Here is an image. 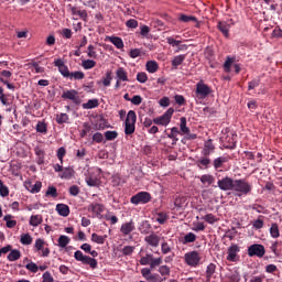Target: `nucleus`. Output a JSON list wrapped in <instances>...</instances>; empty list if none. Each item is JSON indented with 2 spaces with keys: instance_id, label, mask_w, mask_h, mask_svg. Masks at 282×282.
Wrapping results in <instances>:
<instances>
[{
  "instance_id": "obj_1",
  "label": "nucleus",
  "mask_w": 282,
  "mask_h": 282,
  "mask_svg": "<svg viewBox=\"0 0 282 282\" xmlns=\"http://www.w3.org/2000/svg\"><path fill=\"white\" fill-rule=\"evenodd\" d=\"M220 191H234L236 197H243V195H250L252 193V184L243 178L234 180L230 176H225L217 182Z\"/></svg>"
},
{
  "instance_id": "obj_2",
  "label": "nucleus",
  "mask_w": 282,
  "mask_h": 282,
  "mask_svg": "<svg viewBox=\"0 0 282 282\" xmlns=\"http://www.w3.org/2000/svg\"><path fill=\"white\" fill-rule=\"evenodd\" d=\"M135 122H138V115H135V111L130 110L124 121L126 135H133L135 133Z\"/></svg>"
},
{
  "instance_id": "obj_3",
  "label": "nucleus",
  "mask_w": 282,
  "mask_h": 282,
  "mask_svg": "<svg viewBox=\"0 0 282 282\" xmlns=\"http://www.w3.org/2000/svg\"><path fill=\"white\" fill-rule=\"evenodd\" d=\"M184 261L189 268H197L202 263V253L197 250L188 251L184 254Z\"/></svg>"
},
{
  "instance_id": "obj_4",
  "label": "nucleus",
  "mask_w": 282,
  "mask_h": 282,
  "mask_svg": "<svg viewBox=\"0 0 282 282\" xmlns=\"http://www.w3.org/2000/svg\"><path fill=\"white\" fill-rule=\"evenodd\" d=\"M74 257L76 261H79L84 265H90L93 270H96V268H98V260L89 256H85L80 250L75 251Z\"/></svg>"
},
{
  "instance_id": "obj_5",
  "label": "nucleus",
  "mask_w": 282,
  "mask_h": 282,
  "mask_svg": "<svg viewBox=\"0 0 282 282\" xmlns=\"http://www.w3.org/2000/svg\"><path fill=\"white\" fill-rule=\"evenodd\" d=\"M139 263L141 265H150L151 270H155V268L162 265V257L154 258L152 253H147L145 256L141 257Z\"/></svg>"
},
{
  "instance_id": "obj_6",
  "label": "nucleus",
  "mask_w": 282,
  "mask_h": 282,
  "mask_svg": "<svg viewBox=\"0 0 282 282\" xmlns=\"http://www.w3.org/2000/svg\"><path fill=\"white\" fill-rule=\"evenodd\" d=\"M173 113H175V109L169 108L161 117H156L153 119L154 124H159L161 127H169V124H171Z\"/></svg>"
},
{
  "instance_id": "obj_7",
  "label": "nucleus",
  "mask_w": 282,
  "mask_h": 282,
  "mask_svg": "<svg viewBox=\"0 0 282 282\" xmlns=\"http://www.w3.org/2000/svg\"><path fill=\"white\" fill-rule=\"evenodd\" d=\"M241 252V247L239 245H230L227 248V257L226 260L229 261L230 263H237L239 261L240 257L239 253Z\"/></svg>"
},
{
  "instance_id": "obj_8",
  "label": "nucleus",
  "mask_w": 282,
  "mask_h": 282,
  "mask_svg": "<svg viewBox=\"0 0 282 282\" xmlns=\"http://www.w3.org/2000/svg\"><path fill=\"white\" fill-rule=\"evenodd\" d=\"M212 91L213 90L209 88V86L206 85L203 80L196 84V97H198L200 100L208 98Z\"/></svg>"
},
{
  "instance_id": "obj_9",
  "label": "nucleus",
  "mask_w": 282,
  "mask_h": 282,
  "mask_svg": "<svg viewBox=\"0 0 282 282\" xmlns=\"http://www.w3.org/2000/svg\"><path fill=\"white\" fill-rule=\"evenodd\" d=\"M131 204L138 206L139 204H149L151 202V194L149 192H139L130 198Z\"/></svg>"
},
{
  "instance_id": "obj_10",
  "label": "nucleus",
  "mask_w": 282,
  "mask_h": 282,
  "mask_svg": "<svg viewBox=\"0 0 282 282\" xmlns=\"http://www.w3.org/2000/svg\"><path fill=\"white\" fill-rule=\"evenodd\" d=\"M62 98L64 100H72V102H74V105H80V95L78 94V90H76V89L63 91Z\"/></svg>"
},
{
  "instance_id": "obj_11",
  "label": "nucleus",
  "mask_w": 282,
  "mask_h": 282,
  "mask_svg": "<svg viewBox=\"0 0 282 282\" xmlns=\"http://www.w3.org/2000/svg\"><path fill=\"white\" fill-rule=\"evenodd\" d=\"M265 254V247L263 245H251L248 247V256L249 257H264Z\"/></svg>"
},
{
  "instance_id": "obj_12",
  "label": "nucleus",
  "mask_w": 282,
  "mask_h": 282,
  "mask_svg": "<svg viewBox=\"0 0 282 282\" xmlns=\"http://www.w3.org/2000/svg\"><path fill=\"white\" fill-rule=\"evenodd\" d=\"M180 129L181 135H187V140H195L197 138V134H192L191 128L186 126V117L181 118Z\"/></svg>"
},
{
  "instance_id": "obj_13",
  "label": "nucleus",
  "mask_w": 282,
  "mask_h": 282,
  "mask_svg": "<svg viewBox=\"0 0 282 282\" xmlns=\"http://www.w3.org/2000/svg\"><path fill=\"white\" fill-rule=\"evenodd\" d=\"M54 65L58 68L59 74H62L64 78H69L72 72H69V68L65 65V61L57 58L54 61Z\"/></svg>"
},
{
  "instance_id": "obj_14",
  "label": "nucleus",
  "mask_w": 282,
  "mask_h": 282,
  "mask_svg": "<svg viewBox=\"0 0 282 282\" xmlns=\"http://www.w3.org/2000/svg\"><path fill=\"white\" fill-rule=\"evenodd\" d=\"M144 241L151 248H158V246H160V236L152 231L144 237Z\"/></svg>"
},
{
  "instance_id": "obj_15",
  "label": "nucleus",
  "mask_w": 282,
  "mask_h": 282,
  "mask_svg": "<svg viewBox=\"0 0 282 282\" xmlns=\"http://www.w3.org/2000/svg\"><path fill=\"white\" fill-rule=\"evenodd\" d=\"M135 230V224L133 220H130L129 223H124L121 225L120 232L127 237L128 235H131Z\"/></svg>"
},
{
  "instance_id": "obj_16",
  "label": "nucleus",
  "mask_w": 282,
  "mask_h": 282,
  "mask_svg": "<svg viewBox=\"0 0 282 282\" xmlns=\"http://www.w3.org/2000/svg\"><path fill=\"white\" fill-rule=\"evenodd\" d=\"M24 186H25L26 191H29L30 193H41L43 183L37 181V182H35V184H32V182L26 181L24 183Z\"/></svg>"
},
{
  "instance_id": "obj_17",
  "label": "nucleus",
  "mask_w": 282,
  "mask_h": 282,
  "mask_svg": "<svg viewBox=\"0 0 282 282\" xmlns=\"http://www.w3.org/2000/svg\"><path fill=\"white\" fill-rule=\"evenodd\" d=\"M197 241V235L193 232H187L183 238H181V243L183 246H188V243H195Z\"/></svg>"
},
{
  "instance_id": "obj_18",
  "label": "nucleus",
  "mask_w": 282,
  "mask_h": 282,
  "mask_svg": "<svg viewBox=\"0 0 282 282\" xmlns=\"http://www.w3.org/2000/svg\"><path fill=\"white\" fill-rule=\"evenodd\" d=\"M181 131L177 127H173L171 129V132L167 133V138H170V140H172V144H177V142L180 141V139L177 138L178 135H181Z\"/></svg>"
},
{
  "instance_id": "obj_19",
  "label": "nucleus",
  "mask_w": 282,
  "mask_h": 282,
  "mask_svg": "<svg viewBox=\"0 0 282 282\" xmlns=\"http://www.w3.org/2000/svg\"><path fill=\"white\" fill-rule=\"evenodd\" d=\"M117 80H121L122 83H129V75L123 67H119L116 70Z\"/></svg>"
},
{
  "instance_id": "obj_20",
  "label": "nucleus",
  "mask_w": 282,
  "mask_h": 282,
  "mask_svg": "<svg viewBox=\"0 0 282 282\" xmlns=\"http://www.w3.org/2000/svg\"><path fill=\"white\" fill-rule=\"evenodd\" d=\"M56 212L58 215H61V217H69V206L66 204H57Z\"/></svg>"
},
{
  "instance_id": "obj_21",
  "label": "nucleus",
  "mask_w": 282,
  "mask_h": 282,
  "mask_svg": "<svg viewBox=\"0 0 282 282\" xmlns=\"http://www.w3.org/2000/svg\"><path fill=\"white\" fill-rule=\"evenodd\" d=\"M225 142H227L224 143L225 149H235L237 147V135L231 134V137H227Z\"/></svg>"
},
{
  "instance_id": "obj_22",
  "label": "nucleus",
  "mask_w": 282,
  "mask_h": 282,
  "mask_svg": "<svg viewBox=\"0 0 282 282\" xmlns=\"http://www.w3.org/2000/svg\"><path fill=\"white\" fill-rule=\"evenodd\" d=\"M34 153L37 156V164H43L45 162V150L41 147H35Z\"/></svg>"
},
{
  "instance_id": "obj_23",
  "label": "nucleus",
  "mask_w": 282,
  "mask_h": 282,
  "mask_svg": "<svg viewBox=\"0 0 282 282\" xmlns=\"http://www.w3.org/2000/svg\"><path fill=\"white\" fill-rule=\"evenodd\" d=\"M215 151V145L213 144V140H207L204 143V149H203V155H210Z\"/></svg>"
},
{
  "instance_id": "obj_24",
  "label": "nucleus",
  "mask_w": 282,
  "mask_h": 282,
  "mask_svg": "<svg viewBox=\"0 0 282 282\" xmlns=\"http://www.w3.org/2000/svg\"><path fill=\"white\" fill-rule=\"evenodd\" d=\"M88 210H89V213H94L95 215H100L102 213V210H105V207H102V205H100L98 203H91L88 206Z\"/></svg>"
},
{
  "instance_id": "obj_25",
  "label": "nucleus",
  "mask_w": 282,
  "mask_h": 282,
  "mask_svg": "<svg viewBox=\"0 0 282 282\" xmlns=\"http://www.w3.org/2000/svg\"><path fill=\"white\" fill-rule=\"evenodd\" d=\"M30 226H33V228H36L37 226H41L43 224V216L41 215H32L29 220Z\"/></svg>"
},
{
  "instance_id": "obj_26",
  "label": "nucleus",
  "mask_w": 282,
  "mask_h": 282,
  "mask_svg": "<svg viewBox=\"0 0 282 282\" xmlns=\"http://www.w3.org/2000/svg\"><path fill=\"white\" fill-rule=\"evenodd\" d=\"M108 41L112 43L117 50H122V47H124V42H122V40L118 36H109Z\"/></svg>"
},
{
  "instance_id": "obj_27",
  "label": "nucleus",
  "mask_w": 282,
  "mask_h": 282,
  "mask_svg": "<svg viewBox=\"0 0 282 282\" xmlns=\"http://www.w3.org/2000/svg\"><path fill=\"white\" fill-rule=\"evenodd\" d=\"M61 180H72L74 177V170L72 167H65L59 174Z\"/></svg>"
},
{
  "instance_id": "obj_28",
  "label": "nucleus",
  "mask_w": 282,
  "mask_h": 282,
  "mask_svg": "<svg viewBox=\"0 0 282 282\" xmlns=\"http://www.w3.org/2000/svg\"><path fill=\"white\" fill-rule=\"evenodd\" d=\"M199 181L202 182V184H207V186H210V184L215 183V176L210 174H204L199 177Z\"/></svg>"
},
{
  "instance_id": "obj_29",
  "label": "nucleus",
  "mask_w": 282,
  "mask_h": 282,
  "mask_svg": "<svg viewBox=\"0 0 282 282\" xmlns=\"http://www.w3.org/2000/svg\"><path fill=\"white\" fill-rule=\"evenodd\" d=\"M158 272L161 274V276H164L163 281H166V278L171 276V268H169V265H161Z\"/></svg>"
},
{
  "instance_id": "obj_30",
  "label": "nucleus",
  "mask_w": 282,
  "mask_h": 282,
  "mask_svg": "<svg viewBox=\"0 0 282 282\" xmlns=\"http://www.w3.org/2000/svg\"><path fill=\"white\" fill-rule=\"evenodd\" d=\"M218 30L224 34V36H228V32H230V24H228V22H219Z\"/></svg>"
},
{
  "instance_id": "obj_31",
  "label": "nucleus",
  "mask_w": 282,
  "mask_h": 282,
  "mask_svg": "<svg viewBox=\"0 0 282 282\" xmlns=\"http://www.w3.org/2000/svg\"><path fill=\"white\" fill-rule=\"evenodd\" d=\"M184 61H186V55H177L172 59V66L177 69V67H180V65H182V63H184Z\"/></svg>"
},
{
  "instance_id": "obj_32",
  "label": "nucleus",
  "mask_w": 282,
  "mask_h": 282,
  "mask_svg": "<svg viewBox=\"0 0 282 282\" xmlns=\"http://www.w3.org/2000/svg\"><path fill=\"white\" fill-rule=\"evenodd\" d=\"M68 78L69 80H83V78H85V73L82 70L70 72Z\"/></svg>"
},
{
  "instance_id": "obj_33",
  "label": "nucleus",
  "mask_w": 282,
  "mask_h": 282,
  "mask_svg": "<svg viewBox=\"0 0 282 282\" xmlns=\"http://www.w3.org/2000/svg\"><path fill=\"white\" fill-rule=\"evenodd\" d=\"M149 230H151V224L148 220H143L139 226V231L141 235H149Z\"/></svg>"
},
{
  "instance_id": "obj_34",
  "label": "nucleus",
  "mask_w": 282,
  "mask_h": 282,
  "mask_svg": "<svg viewBox=\"0 0 282 282\" xmlns=\"http://www.w3.org/2000/svg\"><path fill=\"white\" fill-rule=\"evenodd\" d=\"M91 241H94V243H98L99 246H102V243H105V241H107V235L99 236L98 234H93Z\"/></svg>"
},
{
  "instance_id": "obj_35",
  "label": "nucleus",
  "mask_w": 282,
  "mask_h": 282,
  "mask_svg": "<svg viewBox=\"0 0 282 282\" xmlns=\"http://www.w3.org/2000/svg\"><path fill=\"white\" fill-rule=\"evenodd\" d=\"M99 101L98 99H89L87 102L83 104V109H96L98 107Z\"/></svg>"
},
{
  "instance_id": "obj_36",
  "label": "nucleus",
  "mask_w": 282,
  "mask_h": 282,
  "mask_svg": "<svg viewBox=\"0 0 282 282\" xmlns=\"http://www.w3.org/2000/svg\"><path fill=\"white\" fill-rule=\"evenodd\" d=\"M86 183L88 186H100V180L91 174L86 177Z\"/></svg>"
},
{
  "instance_id": "obj_37",
  "label": "nucleus",
  "mask_w": 282,
  "mask_h": 282,
  "mask_svg": "<svg viewBox=\"0 0 282 282\" xmlns=\"http://www.w3.org/2000/svg\"><path fill=\"white\" fill-rule=\"evenodd\" d=\"M69 241H70L69 237L62 235L59 236L57 243L59 248H67V246H69Z\"/></svg>"
},
{
  "instance_id": "obj_38",
  "label": "nucleus",
  "mask_w": 282,
  "mask_h": 282,
  "mask_svg": "<svg viewBox=\"0 0 282 282\" xmlns=\"http://www.w3.org/2000/svg\"><path fill=\"white\" fill-rule=\"evenodd\" d=\"M32 241L33 239L30 234H22L20 237V242L22 243V246H31Z\"/></svg>"
},
{
  "instance_id": "obj_39",
  "label": "nucleus",
  "mask_w": 282,
  "mask_h": 282,
  "mask_svg": "<svg viewBox=\"0 0 282 282\" xmlns=\"http://www.w3.org/2000/svg\"><path fill=\"white\" fill-rule=\"evenodd\" d=\"M147 67V72H149V74H155V72H158V62L155 61H150L147 63L145 65Z\"/></svg>"
},
{
  "instance_id": "obj_40",
  "label": "nucleus",
  "mask_w": 282,
  "mask_h": 282,
  "mask_svg": "<svg viewBox=\"0 0 282 282\" xmlns=\"http://www.w3.org/2000/svg\"><path fill=\"white\" fill-rule=\"evenodd\" d=\"M21 259V251L14 249L8 254V261H19Z\"/></svg>"
},
{
  "instance_id": "obj_41",
  "label": "nucleus",
  "mask_w": 282,
  "mask_h": 282,
  "mask_svg": "<svg viewBox=\"0 0 282 282\" xmlns=\"http://www.w3.org/2000/svg\"><path fill=\"white\" fill-rule=\"evenodd\" d=\"M70 12L74 17H80V19H87V11L78 10L76 7L70 9Z\"/></svg>"
},
{
  "instance_id": "obj_42",
  "label": "nucleus",
  "mask_w": 282,
  "mask_h": 282,
  "mask_svg": "<svg viewBox=\"0 0 282 282\" xmlns=\"http://www.w3.org/2000/svg\"><path fill=\"white\" fill-rule=\"evenodd\" d=\"M226 162H228V158L219 156L214 160V166H215V169H221V166H224V164H226Z\"/></svg>"
},
{
  "instance_id": "obj_43",
  "label": "nucleus",
  "mask_w": 282,
  "mask_h": 282,
  "mask_svg": "<svg viewBox=\"0 0 282 282\" xmlns=\"http://www.w3.org/2000/svg\"><path fill=\"white\" fill-rule=\"evenodd\" d=\"M82 67H84L85 69H94V67H96V61H94V59H84L82 62Z\"/></svg>"
},
{
  "instance_id": "obj_44",
  "label": "nucleus",
  "mask_w": 282,
  "mask_h": 282,
  "mask_svg": "<svg viewBox=\"0 0 282 282\" xmlns=\"http://www.w3.org/2000/svg\"><path fill=\"white\" fill-rule=\"evenodd\" d=\"M178 21H182V23H189V21H194V23H197V18L193 15L181 14L178 17Z\"/></svg>"
},
{
  "instance_id": "obj_45",
  "label": "nucleus",
  "mask_w": 282,
  "mask_h": 282,
  "mask_svg": "<svg viewBox=\"0 0 282 282\" xmlns=\"http://www.w3.org/2000/svg\"><path fill=\"white\" fill-rule=\"evenodd\" d=\"M35 129L37 133H47V123L39 121Z\"/></svg>"
},
{
  "instance_id": "obj_46",
  "label": "nucleus",
  "mask_w": 282,
  "mask_h": 282,
  "mask_svg": "<svg viewBox=\"0 0 282 282\" xmlns=\"http://www.w3.org/2000/svg\"><path fill=\"white\" fill-rule=\"evenodd\" d=\"M200 219H203L204 221H206L207 224H210V225L216 224V221H217L216 216L213 214H207L205 216H202Z\"/></svg>"
},
{
  "instance_id": "obj_47",
  "label": "nucleus",
  "mask_w": 282,
  "mask_h": 282,
  "mask_svg": "<svg viewBox=\"0 0 282 282\" xmlns=\"http://www.w3.org/2000/svg\"><path fill=\"white\" fill-rule=\"evenodd\" d=\"M270 235L273 239H278V237H280L279 225L276 224L271 225Z\"/></svg>"
},
{
  "instance_id": "obj_48",
  "label": "nucleus",
  "mask_w": 282,
  "mask_h": 282,
  "mask_svg": "<svg viewBox=\"0 0 282 282\" xmlns=\"http://www.w3.org/2000/svg\"><path fill=\"white\" fill-rule=\"evenodd\" d=\"M3 220L7 223V228H14L17 226V220H12V215H6Z\"/></svg>"
},
{
  "instance_id": "obj_49",
  "label": "nucleus",
  "mask_w": 282,
  "mask_h": 282,
  "mask_svg": "<svg viewBox=\"0 0 282 282\" xmlns=\"http://www.w3.org/2000/svg\"><path fill=\"white\" fill-rule=\"evenodd\" d=\"M69 120V116L67 113H59L56 116L57 124H65Z\"/></svg>"
},
{
  "instance_id": "obj_50",
  "label": "nucleus",
  "mask_w": 282,
  "mask_h": 282,
  "mask_svg": "<svg viewBox=\"0 0 282 282\" xmlns=\"http://www.w3.org/2000/svg\"><path fill=\"white\" fill-rule=\"evenodd\" d=\"M8 195H10V189L3 184V181L0 180V196L8 197Z\"/></svg>"
},
{
  "instance_id": "obj_51",
  "label": "nucleus",
  "mask_w": 282,
  "mask_h": 282,
  "mask_svg": "<svg viewBox=\"0 0 282 282\" xmlns=\"http://www.w3.org/2000/svg\"><path fill=\"white\" fill-rule=\"evenodd\" d=\"M134 250H135V247H133V246H124L122 248V254L124 257H131L133 254Z\"/></svg>"
},
{
  "instance_id": "obj_52",
  "label": "nucleus",
  "mask_w": 282,
  "mask_h": 282,
  "mask_svg": "<svg viewBox=\"0 0 282 282\" xmlns=\"http://www.w3.org/2000/svg\"><path fill=\"white\" fill-rule=\"evenodd\" d=\"M111 80H113V77L111 76V70H108L102 80L104 87H109L111 85Z\"/></svg>"
},
{
  "instance_id": "obj_53",
  "label": "nucleus",
  "mask_w": 282,
  "mask_h": 282,
  "mask_svg": "<svg viewBox=\"0 0 282 282\" xmlns=\"http://www.w3.org/2000/svg\"><path fill=\"white\" fill-rule=\"evenodd\" d=\"M216 268L217 267L214 263H210V264L207 265L206 276H207L208 280L215 274Z\"/></svg>"
},
{
  "instance_id": "obj_54",
  "label": "nucleus",
  "mask_w": 282,
  "mask_h": 282,
  "mask_svg": "<svg viewBox=\"0 0 282 282\" xmlns=\"http://www.w3.org/2000/svg\"><path fill=\"white\" fill-rule=\"evenodd\" d=\"M87 56L88 58H98V53H96V47L94 45L88 46Z\"/></svg>"
},
{
  "instance_id": "obj_55",
  "label": "nucleus",
  "mask_w": 282,
  "mask_h": 282,
  "mask_svg": "<svg viewBox=\"0 0 282 282\" xmlns=\"http://www.w3.org/2000/svg\"><path fill=\"white\" fill-rule=\"evenodd\" d=\"M198 166L200 167V169H208V164H210V159H208V158H203V159H200V160H198Z\"/></svg>"
},
{
  "instance_id": "obj_56",
  "label": "nucleus",
  "mask_w": 282,
  "mask_h": 282,
  "mask_svg": "<svg viewBox=\"0 0 282 282\" xmlns=\"http://www.w3.org/2000/svg\"><path fill=\"white\" fill-rule=\"evenodd\" d=\"M25 268L29 270V272H32L33 274H36V272H39V265H36V263L34 262L25 264Z\"/></svg>"
},
{
  "instance_id": "obj_57",
  "label": "nucleus",
  "mask_w": 282,
  "mask_h": 282,
  "mask_svg": "<svg viewBox=\"0 0 282 282\" xmlns=\"http://www.w3.org/2000/svg\"><path fill=\"white\" fill-rule=\"evenodd\" d=\"M137 80H138V83L144 84V83H147L149 80V76L144 72L138 73Z\"/></svg>"
},
{
  "instance_id": "obj_58",
  "label": "nucleus",
  "mask_w": 282,
  "mask_h": 282,
  "mask_svg": "<svg viewBox=\"0 0 282 282\" xmlns=\"http://www.w3.org/2000/svg\"><path fill=\"white\" fill-rule=\"evenodd\" d=\"M105 138L106 140H116V138H118V132L117 131H106L105 132Z\"/></svg>"
},
{
  "instance_id": "obj_59",
  "label": "nucleus",
  "mask_w": 282,
  "mask_h": 282,
  "mask_svg": "<svg viewBox=\"0 0 282 282\" xmlns=\"http://www.w3.org/2000/svg\"><path fill=\"white\" fill-rule=\"evenodd\" d=\"M172 250L173 249L171 248L169 242H162V245H161V252H162V254H169V252H171Z\"/></svg>"
},
{
  "instance_id": "obj_60",
  "label": "nucleus",
  "mask_w": 282,
  "mask_h": 282,
  "mask_svg": "<svg viewBox=\"0 0 282 282\" xmlns=\"http://www.w3.org/2000/svg\"><path fill=\"white\" fill-rule=\"evenodd\" d=\"M264 226V223H263V219L261 218H258L256 220H253L252 223V227L256 228V230H261V228H263Z\"/></svg>"
},
{
  "instance_id": "obj_61",
  "label": "nucleus",
  "mask_w": 282,
  "mask_h": 282,
  "mask_svg": "<svg viewBox=\"0 0 282 282\" xmlns=\"http://www.w3.org/2000/svg\"><path fill=\"white\" fill-rule=\"evenodd\" d=\"M149 282H162L164 281V278H162L160 274L158 273H152L150 279L148 280Z\"/></svg>"
},
{
  "instance_id": "obj_62",
  "label": "nucleus",
  "mask_w": 282,
  "mask_h": 282,
  "mask_svg": "<svg viewBox=\"0 0 282 282\" xmlns=\"http://www.w3.org/2000/svg\"><path fill=\"white\" fill-rule=\"evenodd\" d=\"M42 279V282H54V276H52V273H50V271L44 272Z\"/></svg>"
},
{
  "instance_id": "obj_63",
  "label": "nucleus",
  "mask_w": 282,
  "mask_h": 282,
  "mask_svg": "<svg viewBox=\"0 0 282 282\" xmlns=\"http://www.w3.org/2000/svg\"><path fill=\"white\" fill-rule=\"evenodd\" d=\"M229 279L231 282H239V281H241V274H239V272L235 271L230 274Z\"/></svg>"
},
{
  "instance_id": "obj_64",
  "label": "nucleus",
  "mask_w": 282,
  "mask_h": 282,
  "mask_svg": "<svg viewBox=\"0 0 282 282\" xmlns=\"http://www.w3.org/2000/svg\"><path fill=\"white\" fill-rule=\"evenodd\" d=\"M126 25L131 30H135V28H138V22L134 19H130L126 22Z\"/></svg>"
}]
</instances>
